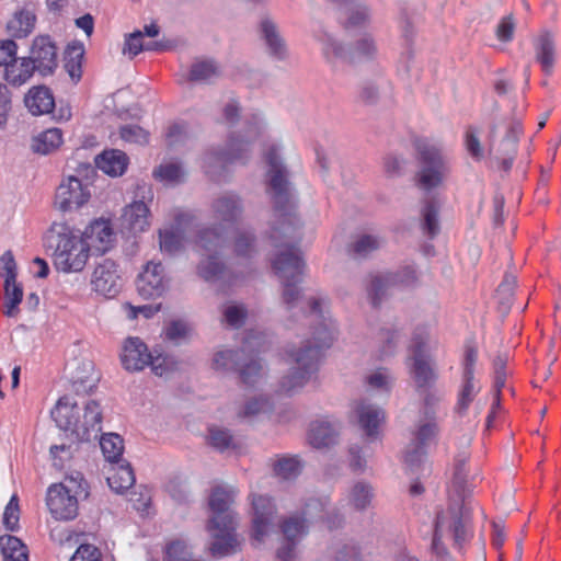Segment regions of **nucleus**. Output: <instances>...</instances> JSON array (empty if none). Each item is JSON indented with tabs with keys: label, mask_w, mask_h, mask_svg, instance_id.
Returning a JSON list of instances; mask_svg holds the SVG:
<instances>
[{
	"label": "nucleus",
	"mask_w": 561,
	"mask_h": 561,
	"mask_svg": "<svg viewBox=\"0 0 561 561\" xmlns=\"http://www.w3.org/2000/svg\"><path fill=\"white\" fill-rule=\"evenodd\" d=\"M301 282H286L282 283L284 289L282 294V301L288 312L294 311L295 309H299V317L302 320L301 325H311L317 321H322L319 325H329L325 323L327 319L324 317L323 306L327 305V300L324 298H316L310 297L307 300L302 297V290L299 287ZM318 327L313 328L311 332H313Z\"/></svg>",
	"instance_id": "7"
},
{
	"label": "nucleus",
	"mask_w": 561,
	"mask_h": 561,
	"mask_svg": "<svg viewBox=\"0 0 561 561\" xmlns=\"http://www.w3.org/2000/svg\"><path fill=\"white\" fill-rule=\"evenodd\" d=\"M243 357V350H218L214 354L213 368L222 371L237 370Z\"/></svg>",
	"instance_id": "52"
},
{
	"label": "nucleus",
	"mask_w": 561,
	"mask_h": 561,
	"mask_svg": "<svg viewBox=\"0 0 561 561\" xmlns=\"http://www.w3.org/2000/svg\"><path fill=\"white\" fill-rule=\"evenodd\" d=\"M144 34L141 31L137 30L130 34L125 36L124 45L122 53L127 55L129 59H133L142 50H161L164 49V45L160 42L149 43L144 45L142 43Z\"/></svg>",
	"instance_id": "51"
},
{
	"label": "nucleus",
	"mask_w": 561,
	"mask_h": 561,
	"mask_svg": "<svg viewBox=\"0 0 561 561\" xmlns=\"http://www.w3.org/2000/svg\"><path fill=\"white\" fill-rule=\"evenodd\" d=\"M383 243L385 239L378 234H360L350 244L348 251L354 259H366Z\"/></svg>",
	"instance_id": "47"
},
{
	"label": "nucleus",
	"mask_w": 561,
	"mask_h": 561,
	"mask_svg": "<svg viewBox=\"0 0 561 561\" xmlns=\"http://www.w3.org/2000/svg\"><path fill=\"white\" fill-rule=\"evenodd\" d=\"M415 148L422 163V169L419 172L420 185L426 191L437 187L447 172L442 156L436 148L422 140L415 141Z\"/></svg>",
	"instance_id": "10"
},
{
	"label": "nucleus",
	"mask_w": 561,
	"mask_h": 561,
	"mask_svg": "<svg viewBox=\"0 0 561 561\" xmlns=\"http://www.w3.org/2000/svg\"><path fill=\"white\" fill-rule=\"evenodd\" d=\"M44 242L47 249L53 250V264L57 271L77 273L84 268L90 245L66 221H53Z\"/></svg>",
	"instance_id": "3"
},
{
	"label": "nucleus",
	"mask_w": 561,
	"mask_h": 561,
	"mask_svg": "<svg viewBox=\"0 0 561 561\" xmlns=\"http://www.w3.org/2000/svg\"><path fill=\"white\" fill-rule=\"evenodd\" d=\"M25 106L33 115L50 113L55 107L50 90L44 85L33 87L24 96Z\"/></svg>",
	"instance_id": "34"
},
{
	"label": "nucleus",
	"mask_w": 561,
	"mask_h": 561,
	"mask_svg": "<svg viewBox=\"0 0 561 561\" xmlns=\"http://www.w3.org/2000/svg\"><path fill=\"white\" fill-rule=\"evenodd\" d=\"M80 412L81 408L75 399L70 396H64L58 399L51 410V417L60 430L69 431L75 435Z\"/></svg>",
	"instance_id": "21"
},
{
	"label": "nucleus",
	"mask_w": 561,
	"mask_h": 561,
	"mask_svg": "<svg viewBox=\"0 0 561 561\" xmlns=\"http://www.w3.org/2000/svg\"><path fill=\"white\" fill-rule=\"evenodd\" d=\"M94 161L98 169L112 178L123 175L129 163L127 154L118 149L104 150Z\"/></svg>",
	"instance_id": "31"
},
{
	"label": "nucleus",
	"mask_w": 561,
	"mask_h": 561,
	"mask_svg": "<svg viewBox=\"0 0 561 561\" xmlns=\"http://www.w3.org/2000/svg\"><path fill=\"white\" fill-rule=\"evenodd\" d=\"M394 378L387 368H378L366 377V383L370 389L389 391Z\"/></svg>",
	"instance_id": "59"
},
{
	"label": "nucleus",
	"mask_w": 561,
	"mask_h": 561,
	"mask_svg": "<svg viewBox=\"0 0 561 561\" xmlns=\"http://www.w3.org/2000/svg\"><path fill=\"white\" fill-rule=\"evenodd\" d=\"M90 196L88 187L78 178L70 175L58 185L54 206L61 213L71 211L88 203Z\"/></svg>",
	"instance_id": "13"
},
{
	"label": "nucleus",
	"mask_w": 561,
	"mask_h": 561,
	"mask_svg": "<svg viewBox=\"0 0 561 561\" xmlns=\"http://www.w3.org/2000/svg\"><path fill=\"white\" fill-rule=\"evenodd\" d=\"M404 461L411 472L430 473V466L427 463V456L425 447L412 440L404 451Z\"/></svg>",
	"instance_id": "50"
},
{
	"label": "nucleus",
	"mask_w": 561,
	"mask_h": 561,
	"mask_svg": "<svg viewBox=\"0 0 561 561\" xmlns=\"http://www.w3.org/2000/svg\"><path fill=\"white\" fill-rule=\"evenodd\" d=\"M411 359L412 366L410 373L415 382L417 391L421 389H431L435 385L438 375L430 359L427 356L421 355L412 356Z\"/></svg>",
	"instance_id": "33"
},
{
	"label": "nucleus",
	"mask_w": 561,
	"mask_h": 561,
	"mask_svg": "<svg viewBox=\"0 0 561 561\" xmlns=\"http://www.w3.org/2000/svg\"><path fill=\"white\" fill-rule=\"evenodd\" d=\"M103 410L98 400L90 399L81 408L80 417L75 430V436L81 442L99 438L102 431Z\"/></svg>",
	"instance_id": "18"
},
{
	"label": "nucleus",
	"mask_w": 561,
	"mask_h": 561,
	"mask_svg": "<svg viewBox=\"0 0 561 561\" xmlns=\"http://www.w3.org/2000/svg\"><path fill=\"white\" fill-rule=\"evenodd\" d=\"M535 59L546 75H551L557 56L556 39L550 31H541L533 41Z\"/></svg>",
	"instance_id": "25"
},
{
	"label": "nucleus",
	"mask_w": 561,
	"mask_h": 561,
	"mask_svg": "<svg viewBox=\"0 0 561 561\" xmlns=\"http://www.w3.org/2000/svg\"><path fill=\"white\" fill-rule=\"evenodd\" d=\"M234 494L232 486L218 485L211 491L208 501L211 526H232L238 523L237 514L231 508Z\"/></svg>",
	"instance_id": "14"
},
{
	"label": "nucleus",
	"mask_w": 561,
	"mask_h": 561,
	"mask_svg": "<svg viewBox=\"0 0 561 561\" xmlns=\"http://www.w3.org/2000/svg\"><path fill=\"white\" fill-rule=\"evenodd\" d=\"M415 279L416 274L411 268H405L403 272L398 273L370 276L366 286L370 304L375 308L379 307L393 287L400 284H411L415 282Z\"/></svg>",
	"instance_id": "12"
},
{
	"label": "nucleus",
	"mask_w": 561,
	"mask_h": 561,
	"mask_svg": "<svg viewBox=\"0 0 561 561\" xmlns=\"http://www.w3.org/2000/svg\"><path fill=\"white\" fill-rule=\"evenodd\" d=\"M25 57L15 56L14 61L2 70V78L10 84L20 87L24 84L35 72Z\"/></svg>",
	"instance_id": "41"
},
{
	"label": "nucleus",
	"mask_w": 561,
	"mask_h": 561,
	"mask_svg": "<svg viewBox=\"0 0 561 561\" xmlns=\"http://www.w3.org/2000/svg\"><path fill=\"white\" fill-rule=\"evenodd\" d=\"M341 423L329 417L316 420L310 424L308 439L317 449L330 448L340 440Z\"/></svg>",
	"instance_id": "19"
},
{
	"label": "nucleus",
	"mask_w": 561,
	"mask_h": 561,
	"mask_svg": "<svg viewBox=\"0 0 561 561\" xmlns=\"http://www.w3.org/2000/svg\"><path fill=\"white\" fill-rule=\"evenodd\" d=\"M516 152L517 145L514 141H500L490 137L489 153L496 160L503 171L508 172L511 170Z\"/></svg>",
	"instance_id": "39"
},
{
	"label": "nucleus",
	"mask_w": 561,
	"mask_h": 561,
	"mask_svg": "<svg viewBox=\"0 0 561 561\" xmlns=\"http://www.w3.org/2000/svg\"><path fill=\"white\" fill-rule=\"evenodd\" d=\"M359 99L367 105L388 103L393 101V88L391 82L382 75L365 79L359 89Z\"/></svg>",
	"instance_id": "20"
},
{
	"label": "nucleus",
	"mask_w": 561,
	"mask_h": 561,
	"mask_svg": "<svg viewBox=\"0 0 561 561\" xmlns=\"http://www.w3.org/2000/svg\"><path fill=\"white\" fill-rule=\"evenodd\" d=\"M461 528H435L432 550L438 557H445L447 554V543L451 542L454 546H458L459 530Z\"/></svg>",
	"instance_id": "54"
},
{
	"label": "nucleus",
	"mask_w": 561,
	"mask_h": 561,
	"mask_svg": "<svg viewBox=\"0 0 561 561\" xmlns=\"http://www.w3.org/2000/svg\"><path fill=\"white\" fill-rule=\"evenodd\" d=\"M148 216V206L142 201H135L124 207L122 226L131 233L142 232L149 226Z\"/></svg>",
	"instance_id": "30"
},
{
	"label": "nucleus",
	"mask_w": 561,
	"mask_h": 561,
	"mask_svg": "<svg viewBox=\"0 0 561 561\" xmlns=\"http://www.w3.org/2000/svg\"><path fill=\"white\" fill-rule=\"evenodd\" d=\"M283 531L282 546L277 550V557L282 561L295 558L296 546L307 536V528H280Z\"/></svg>",
	"instance_id": "45"
},
{
	"label": "nucleus",
	"mask_w": 561,
	"mask_h": 561,
	"mask_svg": "<svg viewBox=\"0 0 561 561\" xmlns=\"http://www.w3.org/2000/svg\"><path fill=\"white\" fill-rule=\"evenodd\" d=\"M115 465L116 466L112 468V473L107 476L106 481L113 491L116 493H124L135 484L134 470L126 461Z\"/></svg>",
	"instance_id": "42"
},
{
	"label": "nucleus",
	"mask_w": 561,
	"mask_h": 561,
	"mask_svg": "<svg viewBox=\"0 0 561 561\" xmlns=\"http://www.w3.org/2000/svg\"><path fill=\"white\" fill-rule=\"evenodd\" d=\"M468 460L469 455L467 453H461L456 457L450 490L456 495L462 493L465 499L470 497L473 492V484L469 480H473L478 476V472L467 470Z\"/></svg>",
	"instance_id": "28"
},
{
	"label": "nucleus",
	"mask_w": 561,
	"mask_h": 561,
	"mask_svg": "<svg viewBox=\"0 0 561 561\" xmlns=\"http://www.w3.org/2000/svg\"><path fill=\"white\" fill-rule=\"evenodd\" d=\"M187 174V170L179 161L163 162L153 170L154 179L168 185L183 183Z\"/></svg>",
	"instance_id": "44"
},
{
	"label": "nucleus",
	"mask_w": 561,
	"mask_h": 561,
	"mask_svg": "<svg viewBox=\"0 0 561 561\" xmlns=\"http://www.w3.org/2000/svg\"><path fill=\"white\" fill-rule=\"evenodd\" d=\"M137 291L145 299H154L165 291L168 280L161 262L150 261L137 278Z\"/></svg>",
	"instance_id": "17"
},
{
	"label": "nucleus",
	"mask_w": 561,
	"mask_h": 561,
	"mask_svg": "<svg viewBox=\"0 0 561 561\" xmlns=\"http://www.w3.org/2000/svg\"><path fill=\"white\" fill-rule=\"evenodd\" d=\"M121 359L126 370L139 371L149 364L150 353L139 337H128L124 344Z\"/></svg>",
	"instance_id": "24"
},
{
	"label": "nucleus",
	"mask_w": 561,
	"mask_h": 561,
	"mask_svg": "<svg viewBox=\"0 0 561 561\" xmlns=\"http://www.w3.org/2000/svg\"><path fill=\"white\" fill-rule=\"evenodd\" d=\"M83 58L84 46L82 43L73 42L67 46L64 57V68L75 83H78L82 77Z\"/></svg>",
	"instance_id": "38"
},
{
	"label": "nucleus",
	"mask_w": 561,
	"mask_h": 561,
	"mask_svg": "<svg viewBox=\"0 0 561 561\" xmlns=\"http://www.w3.org/2000/svg\"><path fill=\"white\" fill-rule=\"evenodd\" d=\"M213 213L216 219L231 226L242 217L243 205L241 198L232 193L224 194L214 201Z\"/></svg>",
	"instance_id": "26"
},
{
	"label": "nucleus",
	"mask_w": 561,
	"mask_h": 561,
	"mask_svg": "<svg viewBox=\"0 0 561 561\" xmlns=\"http://www.w3.org/2000/svg\"><path fill=\"white\" fill-rule=\"evenodd\" d=\"M479 135L480 129L474 126H469L465 134L466 150L476 160H481L484 157V149Z\"/></svg>",
	"instance_id": "61"
},
{
	"label": "nucleus",
	"mask_w": 561,
	"mask_h": 561,
	"mask_svg": "<svg viewBox=\"0 0 561 561\" xmlns=\"http://www.w3.org/2000/svg\"><path fill=\"white\" fill-rule=\"evenodd\" d=\"M272 410V403L267 399H253L247 402L243 409L238 412V417L253 419L260 414L270 413Z\"/></svg>",
	"instance_id": "60"
},
{
	"label": "nucleus",
	"mask_w": 561,
	"mask_h": 561,
	"mask_svg": "<svg viewBox=\"0 0 561 561\" xmlns=\"http://www.w3.org/2000/svg\"><path fill=\"white\" fill-rule=\"evenodd\" d=\"M250 142L232 139L227 148H216L207 151L203 157V168L206 174L214 181H219L229 164L234 162L245 163L250 157Z\"/></svg>",
	"instance_id": "8"
},
{
	"label": "nucleus",
	"mask_w": 561,
	"mask_h": 561,
	"mask_svg": "<svg viewBox=\"0 0 561 561\" xmlns=\"http://www.w3.org/2000/svg\"><path fill=\"white\" fill-rule=\"evenodd\" d=\"M84 236L90 240L89 245L94 247L100 252H105L113 239V230L107 221H94L84 231Z\"/></svg>",
	"instance_id": "40"
},
{
	"label": "nucleus",
	"mask_w": 561,
	"mask_h": 561,
	"mask_svg": "<svg viewBox=\"0 0 561 561\" xmlns=\"http://www.w3.org/2000/svg\"><path fill=\"white\" fill-rule=\"evenodd\" d=\"M261 38L267 49L270 56L283 60L287 57V45L276 23L270 19L264 18L260 24Z\"/></svg>",
	"instance_id": "27"
},
{
	"label": "nucleus",
	"mask_w": 561,
	"mask_h": 561,
	"mask_svg": "<svg viewBox=\"0 0 561 561\" xmlns=\"http://www.w3.org/2000/svg\"><path fill=\"white\" fill-rule=\"evenodd\" d=\"M0 275L4 279V310L3 313L9 317H15L19 313V305L23 298V288L16 283V264L10 251L1 256Z\"/></svg>",
	"instance_id": "11"
},
{
	"label": "nucleus",
	"mask_w": 561,
	"mask_h": 561,
	"mask_svg": "<svg viewBox=\"0 0 561 561\" xmlns=\"http://www.w3.org/2000/svg\"><path fill=\"white\" fill-rule=\"evenodd\" d=\"M81 474L77 473L48 488L46 504L56 520L68 522L78 515V496L84 492Z\"/></svg>",
	"instance_id": "6"
},
{
	"label": "nucleus",
	"mask_w": 561,
	"mask_h": 561,
	"mask_svg": "<svg viewBox=\"0 0 561 561\" xmlns=\"http://www.w3.org/2000/svg\"><path fill=\"white\" fill-rule=\"evenodd\" d=\"M522 130L520 122L511 118L492 125L490 128V137H494L500 141H514V144L517 145Z\"/></svg>",
	"instance_id": "53"
},
{
	"label": "nucleus",
	"mask_w": 561,
	"mask_h": 561,
	"mask_svg": "<svg viewBox=\"0 0 561 561\" xmlns=\"http://www.w3.org/2000/svg\"><path fill=\"white\" fill-rule=\"evenodd\" d=\"M316 38L322 44L325 56L332 55L352 65L373 61L378 55L377 43L368 33L363 34L348 46L343 45L325 31L317 33Z\"/></svg>",
	"instance_id": "5"
},
{
	"label": "nucleus",
	"mask_w": 561,
	"mask_h": 561,
	"mask_svg": "<svg viewBox=\"0 0 561 561\" xmlns=\"http://www.w3.org/2000/svg\"><path fill=\"white\" fill-rule=\"evenodd\" d=\"M346 9L345 30L364 27L370 22V9L367 4L356 1Z\"/></svg>",
	"instance_id": "56"
},
{
	"label": "nucleus",
	"mask_w": 561,
	"mask_h": 561,
	"mask_svg": "<svg viewBox=\"0 0 561 561\" xmlns=\"http://www.w3.org/2000/svg\"><path fill=\"white\" fill-rule=\"evenodd\" d=\"M62 144V131L60 128H48L32 139L31 148L39 154H48L58 149Z\"/></svg>",
	"instance_id": "43"
},
{
	"label": "nucleus",
	"mask_w": 561,
	"mask_h": 561,
	"mask_svg": "<svg viewBox=\"0 0 561 561\" xmlns=\"http://www.w3.org/2000/svg\"><path fill=\"white\" fill-rule=\"evenodd\" d=\"M377 343L381 356L393 355L400 340V332L393 328H382L377 333Z\"/></svg>",
	"instance_id": "58"
},
{
	"label": "nucleus",
	"mask_w": 561,
	"mask_h": 561,
	"mask_svg": "<svg viewBox=\"0 0 561 561\" xmlns=\"http://www.w3.org/2000/svg\"><path fill=\"white\" fill-rule=\"evenodd\" d=\"M98 380L92 362L82 360L70 370V381L77 392H90Z\"/></svg>",
	"instance_id": "35"
},
{
	"label": "nucleus",
	"mask_w": 561,
	"mask_h": 561,
	"mask_svg": "<svg viewBox=\"0 0 561 561\" xmlns=\"http://www.w3.org/2000/svg\"><path fill=\"white\" fill-rule=\"evenodd\" d=\"M100 447L106 461L118 463L122 461L124 440L116 433H105L99 436Z\"/></svg>",
	"instance_id": "48"
},
{
	"label": "nucleus",
	"mask_w": 561,
	"mask_h": 561,
	"mask_svg": "<svg viewBox=\"0 0 561 561\" xmlns=\"http://www.w3.org/2000/svg\"><path fill=\"white\" fill-rule=\"evenodd\" d=\"M333 340L332 330L322 325L299 342L288 344L285 353L289 369L280 379L279 390L288 396L301 390L318 371L322 350L330 347Z\"/></svg>",
	"instance_id": "2"
},
{
	"label": "nucleus",
	"mask_w": 561,
	"mask_h": 561,
	"mask_svg": "<svg viewBox=\"0 0 561 561\" xmlns=\"http://www.w3.org/2000/svg\"><path fill=\"white\" fill-rule=\"evenodd\" d=\"M211 540L208 546L210 556L222 559L240 551L241 541L234 534V528H213Z\"/></svg>",
	"instance_id": "22"
},
{
	"label": "nucleus",
	"mask_w": 561,
	"mask_h": 561,
	"mask_svg": "<svg viewBox=\"0 0 561 561\" xmlns=\"http://www.w3.org/2000/svg\"><path fill=\"white\" fill-rule=\"evenodd\" d=\"M266 159L270 167L267 194L274 206L270 237L279 249L272 260V267L280 283L302 282L306 263L297 245L304 233L302 222L296 214L295 190L275 147L270 149Z\"/></svg>",
	"instance_id": "1"
},
{
	"label": "nucleus",
	"mask_w": 561,
	"mask_h": 561,
	"mask_svg": "<svg viewBox=\"0 0 561 561\" xmlns=\"http://www.w3.org/2000/svg\"><path fill=\"white\" fill-rule=\"evenodd\" d=\"M26 59L35 72L42 76L53 75L57 68V47L47 35L36 36L30 47V54Z\"/></svg>",
	"instance_id": "15"
},
{
	"label": "nucleus",
	"mask_w": 561,
	"mask_h": 561,
	"mask_svg": "<svg viewBox=\"0 0 561 561\" xmlns=\"http://www.w3.org/2000/svg\"><path fill=\"white\" fill-rule=\"evenodd\" d=\"M91 286L98 295L115 297L122 287L116 263L110 259H103L98 263L91 275Z\"/></svg>",
	"instance_id": "16"
},
{
	"label": "nucleus",
	"mask_w": 561,
	"mask_h": 561,
	"mask_svg": "<svg viewBox=\"0 0 561 561\" xmlns=\"http://www.w3.org/2000/svg\"><path fill=\"white\" fill-rule=\"evenodd\" d=\"M226 243V227L215 225L203 228L196 237V245L206 251L213 252L205 255L196 266L197 275L207 283L219 280L226 271V264L218 254V250Z\"/></svg>",
	"instance_id": "4"
},
{
	"label": "nucleus",
	"mask_w": 561,
	"mask_h": 561,
	"mask_svg": "<svg viewBox=\"0 0 561 561\" xmlns=\"http://www.w3.org/2000/svg\"><path fill=\"white\" fill-rule=\"evenodd\" d=\"M248 318V309L243 304L227 302L222 307V321L232 329L243 327Z\"/></svg>",
	"instance_id": "57"
},
{
	"label": "nucleus",
	"mask_w": 561,
	"mask_h": 561,
	"mask_svg": "<svg viewBox=\"0 0 561 561\" xmlns=\"http://www.w3.org/2000/svg\"><path fill=\"white\" fill-rule=\"evenodd\" d=\"M252 506L254 511L253 526L273 525L277 508L271 496L255 494L252 496Z\"/></svg>",
	"instance_id": "36"
},
{
	"label": "nucleus",
	"mask_w": 561,
	"mask_h": 561,
	"mask_svg": "<svg viewBox=\"0 0 561 561\" xmlns=\"http://www.w3.org/2000/svg\"><path fill=\"white\" fill-rule=\"evenodd\" d=\"M0 550L3 561H28L27 548L14 536H0Z\"/></svg>",
	"instance_id": "49"
},
{
	"label": "nucleus",
	"mask_w": 561,
	"mask_h": 561,
	"mask_svg": "<svg viewBox=\"0 0 561 561\" xmlns=\"http://www.w3.org/2000/svg\"><path fill=\"white\" fill-rule=\"evenodd\" d=\"M325 505L319 499H310L305 505L285 518L279 526H307L325 522Z\"/></svg>",
	"instance_id": "23"
},
{
	"label": "nucleus",
	"mask_w": 561,
	"mask_h": 561,
	"mask_svg": "<svg viewBox=\"0 0 561 561\" xmlns=\"http://www.w3.org/2000/svg\"><path fill=\"white\" fill-rule=\"evenodd\" d=\"M484 522V513L472 502L471 496L465 499L462 493L456 495L450 492L448 508L437 513L435 526H468Z\"/></svg>",
	"instance_id": "9"
},
{
	"label": "nucleus",
	"mask_w": 561,
	"mask_h": 561,
	"mask_svg": "<svg viewBox=\"0 0 561 561\" xmlns=\"http://www.w3.org/2000/svg\"><path fill=\"white\" fill-rule=\"evenodd\" d=\"M36 23V15L28 9L16 11L7 24L8 33L14 38H24L28 36Z\"/></svg>",
	"instance_id": "37"
},
{
	"label": "nucleus",
	"mask_w": 561,
	"mask_h": 561,
	"mask_svg": "<svg viewBox=\"0 0 561 561\" xmlns=\"http://www.w3.org/2000/svg\"><path fill=\"white\" fill-rule=\"evenodd\" d=\"M243 383L253 386L261 377L262 365L259 359L251 358L248 363H240L238 367Z\"/></svg>",
	"instance_id": "63"
},
{
	"label": "nucleus",
	"mask_w": 561,
	"mask_h": 561,
	"mask_svg": "<svg viewBox=\"0 0 561 561\" xmlns=\"http://www.w3.org/2000/svg\"><path fill=\"white\" fill-rule=\"evenodd\" d=\"M221 75L220 67L214 59H202L193 62L188 80L202 83H210Z\"/></svg>",
	"instance_id": "46"
},
{
	"label": "nucleus",
	"mask_w": 561,
	"mask_h": 561,
	"mask_svg": "<svg viewBox=\"0 0 561 561\" xmlns=\"http://www.w3.org/2000/svg\"><path fill=\"white\" fill-rule=\"evenodd\" d=\"M273 476L282 481L296 480L305 468V461L298 455H276L271 459Z\"/></svg>",
	"instance_id": "29"
},
{
	"label": "nucleus",
	"mask_w": 561,
	"mask_h": 561,
	"mask_svg": "<svg viewBox=\"0 0 561 561\" xmlns=\"http://www.w3.org/2000/svg\"><path fill=\"white\" fill-rule=\"evenodd\" d=\"M358 423L370 442L379 436L378 427L385 419L383 411L374 404L358 403L356 407Z\"/></svg>",
	"instance_id": "32"
},
{
	"label": "nucleus",
	"mask_w": 561,
	"mask_h": 561,
	"mask_svg": "<svg viewBox=\"0 0 561 561\" xmlns=\"http://www.w3.org/2000/svg\"><path fill=\"white\" fill-rule=\"evenodd\" d=\"M439 208L434 203H428L423 209V229L431 237L434 238L439 232L438 221Z\"/></svg>",
	"instance_id": "64"
},
{
	"label": "nucleus",
	"mask_w": 561,
	"mask_h": 561,
	"mask_svg": "<svg viewBox=\"0 0 561 561\" xmlns=\"http://www.w3.org/2000/svg\"><path fill=\"white\" fill-rule=\"evenodd\" d=\"M165 556L168 561H202L192 557L191 550L183 540H174L168 543Z\"/></svg>",
	"instance_id": "62"
},
{
	"label": "nucleus",
	"mask_w": 561,
	"mask_h": 561,
	"mask_svg": "<svg viewBox=\"0 0 561 561\" xmlns=\"http://www.w3.org/2000/svg\"><path fill=\"white\" fill-rule=\"evenodd\" d=\"M434 414V411H424L425 420L420 422L416 431L413 433L412 440L423 447L438 434V426L435 422Z\"/></svg>",
	"instance_id": "55"
}]
</instances>
